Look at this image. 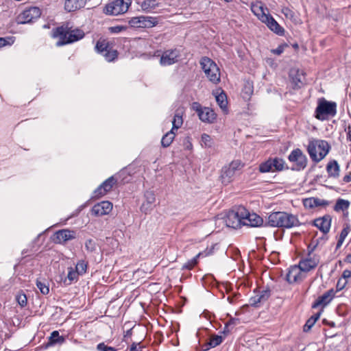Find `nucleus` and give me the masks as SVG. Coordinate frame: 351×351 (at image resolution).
Returning a JSON list of instances; mask_svg holds the SVG:
<instances>
[{
    "mask_svg": "<svg viewBox=\"0 0 351 351\" xmlns=\"http://www.w3.org/2000/svg\"><path fill=\"white\" fill-rule=\"evenodd\" d=\"M51 36L53 38H58L56 46L61 47L82 39L85 34L82 29L73 28L71 23L66 22L62 25L53 28Z\"/></svg>",
    "mask_w": 351,
    "mask_h": 351,
    "instance_id": "f257e3e1",
    "label": "nucleus"
},
{
    "mask_svg": "<svg viewBox=\"0 0 351 351\" xmlns=\"http://www.w3.org/2000/svg\"><path fill=\"white\" fill-rule=\"evenodd\" d=\"M267 223L271 227L285 228H291L300 224L296 215L280 211L271 213L268 216Z\"/></svg>",
    "mask_w": 351,
    "mask_h": 351,
    "instance_id": "f03ea898",
    "label": "nucleus"
},
{
    "mask_svg": "<svg viewBox=\"0 0 351 351\" xmlns=\"http://www.w3.org/2000/svg\"><path fill=\"white\" fill-rule=\"evenodd\" d=\"M330 145L324 140L313 139L309 141L307 152L313 161L319 162L328 154Z\"/></svg>",
    "mask_w": 351,
    "mask_h": 351,
    "instance_id": "7ed1b4c3",
    "label": "nucleus"
},
{
    "mask_svg": "<svg viewBox=\"0 0 351 351\" xmlns=\"http://www.w3.org/2000/svg\"><path fill=\"white\" fill-rule=\"evenodd\" d=\"M337 114V104L322 97L317 100V106L315 110L314 117L319 121L328 120Z\"/></svg>",
    "mask_w": 351,
    "mask_h": 351,
    "instance_id": "20e7f679",
    "label": "nucleus"
},
{
    "mask_svg": "<svg viewBox=\"0 0 351 351\" xmlns=\"http://www.w3.org/2000/svg\"><path fill=\"white\" fill-rule=\"evenodd\" d=\"M243 213H245V208L239 206L229 210L222 219L223 222L228 228L237 229L243 225Z\"/></svg>",
    "mask_w": 351,
    "mask_h": 351,
    "instance_id": "39448f33",
    "label": "nucleus"
},
{
    "mask_svg": "<svg viewBox=\"0 0 351 351\" xmlns=\"http://www.w3.org/2000/svg\"><path fill=\"white\" fill-rule=\"evenodd\" d=\"M200 64L210 82L217 84L220 82V71L216 63L208 57H203Z\"/></svg>",
    "mask_w": 351,
    "mask_h": 351,
    "instance_id": "423d86ee",
    "label": "nucleus"
},
{
    "mask_svg": "<svg viewBox=\"0 0 351 351\" xmlns=\"http://www.w3.org/2000/svg\"><path fill=\"white\" fill-rule=\"evenodd\" d=\"M261 173L279 172L289 169L283 158L279 157H269L265 162H261L258 167Z\"/></svg>",
    "mask_w": 351,
    "mask_h": 351,
    "instance_id": "0eeeda50",
    "label": "nucleus"
},
{
    "mask_svg": "<svg viewBox=\"0 0 351 351\" xmlns=\"http://www.w3.org/2000/svg\"><path fill=\"white\" fill-rule=\"evenodd\" d=\"M131 3L132 0H114L104 6L103 12L110 16L122 14L128 10Z\"/></svg>",
    "mask_w": 351,
    "mask_h": 351,
    "instance_id": "6e6552de",
    "label": "nucleus"
},
{
    "mask_svg": "<svg viewBox=\"0 0 351 351\" xmlns=\"http://www.w3.org/2000/svg\"><path fill=\"white\" fill-rule=\"evenodd\" d=\"M244 166V164L240 160L232 161L228 165L224 166L221 171L220 178L225 185L230 183L233 180L237 171H240Z\"/></svg>",
    "mask_w": 351,
    "mask_h": 351,
    "instance_id": "1a4fd4ad",
    "label": "nucleus"
},
{
    "mask_svg": "<svg viewBox=\"0 0 351 351\" xmlns=\"http://www.w3.org/2000/svg\"><path fill=\"white\" fill-rule=\"evenodd\" d=\"M288 160L293 163L291 168L292 171H302L306 167L308 163L306 156L299 148L294 149L291 152L288 156Z\"/></svg>",
    "mask_w": 351,
    "mask_h": 351,
    "instance_id": "9d476101",
    "label": "nucleus"
},
{
    "mask_svg": "<svg viewBox=\"0 0 351 351\" xmlns=\"http://www.w3.org/2000/svg\"><path fill=\"white\" fill-rule=\"evenodd\" d=\"M95 51L102 55L107 62H113L118 58V51L106 40H99L95 47Z\"/></svg>",
    "mask_w": 351,
    "mask_h": 351,
    "instance_id": "9b49d317",
    "label": "nucleus"
},
{
    "mask_svg": "<svg viewBox=\"0 0 351 351\" xmlns=\"http://www.w3.org/2000/svg\"><path fill=\"white\" fill-rule=\"evenodd\" d=\"M156 17L149 16H139L132 17L129 21V24L132 27L134 28H150L158 24Z\"/></svg>",
    "mask_w": 351,
    "mask_h": 351,
    "instance_id": "f8f14e48",
    "label": "nucleus"
},
{
    "mask_svg": "<svg viewBox=\"0 0 351 351\" xmlns=\"http://www.w3.org/2000/svg\"><path fill=\"white\" fill-rule=\"evenodd\" d=\"M41 15L40 10L37 7H31L24 10L16 17L18 24H25L33 22L34 20L38 19Z\"/></svg>",
    "mask_w": 351,
    "mask_h": 351,
    "instance_id": "ddd939ff",
    "label": "nucleus"
},
{
    "mask_svg": "<svg viewBox=\"0 0 351 351\" xmlns=\"http://www.w3.org/2000/svg\"><path fill=\"white\" fill-rule=\"evenodd\" d=\"M180 56V51L176 48L165 50L160 56V64L164 66L172 65L178 61Z\"/></svg>",
    "mask_w": 351,
    "mask_h": 351,
    "instance_id": "4468645a",
    "label": "nucleus"
},
{
    "mask_svg": "<svg viewBox=\"0 0 351 351\" xmlns=\"http://www.w3.org/2000/svg\"><path fill=\"white\" fill-rule=\"evenodd\" d=\"M319 259L315 254H308L305 258L300 261L298 267L301 271L304 272L310 271L315 269L319 264Z\"/></svg>",
    "mask_w": 351,
    "mask_h": 351,
    "instance_id": "2eb2a0df",
    "label": "nucleus"
},
{
    "mask_svg": "<svg viewBox=\"0 0 351 351\" xmlns=\"http://www.w3.org/2000/svg\"><path fill=\"white\" fill-rule=\"evenodd\" d=\"M117 180L114 176H110L103 182L95 191L94 197L99 198L110 191Z\"/></svg>",
    "mask_w": 351,
    "mask_h": 351,
    "instance_id": "dca6fc26",
    "label": "nucleus"
},
{
    "mask_svg": "<svg viewBox=\"0 0 351 351\" xmlns=\"http://www.w3.org/2000/svg\"><path fill=\"white\" fill-rule=\"evenodd\" d=\"M75 238V231L69 229H62L55 232L53 241L56 243L62 244Z\"/></svg>",
    "mask_w": 351,
    "mask_h": 351,
    "instance_id": "f3484780",
    "label": "nucleus"
},
{
    "mask_svg": "<svg viewBox=\"0 0 351 351\" xmlns=\"http://www.w3.org/2000/svg\"><path fill=\"white\" fill-rule=\"evenodd\" d=\"M263 223V219L255 213H250L245 208V213H243V226L251 227H260Z\"/></svg>",
    "mask_w": 351,
    "mask_h": 351,
    "instance_id": "a211bd4d",
    "label": "nucleus"
},
{
    "mask_svg": "<svg viewBox=\"0 0 351 351\" xmlns=\"http://www.w3.org/2000/svg\"><path fill=\"white\" fill-rule=\"evenodd\" d=\"M112 210V204L109 201H102L94 205L91 209L92 215L99 217L108 215Z\"/></svg>",
    "mask_w": 351,
    "mask_h": 351,
    "instance_id": "6ab92c4d",
    "label": "nucleus"
},
{
    "mask_svg": "<svg viewBox=\"0 0 351 351\" xmlns=\"http://www.w3.org/2000/svg\"><path fill=\"white\" fill-rule=\"evenodd\" d=\"M290 82L294 89L300 88L305 80L304 74L302 71L299 69H291L289 72Z\"/></svg>",
    "mask_w": 351,
    "mask_h": 351,
    "instance_id": "aec40b11",
    "label": "nucleus"
},
{
    "mask_svg": "<svg viewBox=\"0 0 351 351\" xmlns=\"http://www.w3.org/2000/svg\"><path fill=\"white\" fill-rule=\"evenodd\" d=\"M335 292L333 289L326 291L323 295L319 296L312 304L313 308H317L319 306L322 308L328 305L335 297Z\"/></svg>",
    "mask_w": 351,
    "mask_h": 351,
    "instance_id": "412c9836",
    "label": "nucleus"
},
{
    "mask_svg": "<svg viewBox=\"0 0 351 351\" xmlns=\"http://www.w3.org/2000/svg\"><path fill=\"white\" fill-rule=\"evenodd\" d=\"M270 295L271 289L267 287L261 291L255 292V295L250 299V304L252 306H258L261 303L267 301Z\"/></svg>",
    "mask_w": 351,
    "mask_h": 351,
    "instance_id": "4be33fe9",
    "label": "nucleus"
},
{
    "mask_svg": "<svg viewBox=\"0 0 351 351\" xmlns=\"http://www.w3.org/2000/svg\"><path fill=\"white\" fill-rule=\"evenodd\" d=\"M332 217L329 215H325L322 217L315 219L313 224L324 234H327L331 226Z\"/></svg>",
    "mask_w": 351,
    "mask_h": 351,
    "instance_id": "5701e85b",
    "label": "nucleus"
},
{
    "mask_svg": "<svg viewBox=\"0 0 351 351\" xmlns=\"http://www.w3.org/2000/svg\"><path fill=\"white\" fill-rule=\"evenodd\" d=\"M261 21L265 23L271 31L278 35L282 36L284 34V28L282 27L269 14L267 13L265 16H263Z\"/></svg>",
    "mask_w": 351,
    "mask_h": 351,
    "instance_id": "b1692460",
    "label": "nucleus"
},
{
    "mask_svg": "<svg viewBox=\"0 0 351 351\" xmlns=\"http://www.w3.org/2000/svg\"><path fill=\"white\" fill-rule=\"evenodd\" d=\"M298 266H294L289 269L286 275V280L289 283H294L302 281L304 276Z\"/></svg>",
    "mask_w": 351,
    "mask_h": 351,
    "instance_id": "393cba45",
    "label": "nucleus"
},
{
    "mask_svg": "<svg viewBox=\"0 0 351 351\" xmlns=\"http://www.w3.org/2000/svg\"><path fill=\"white\" fill-rule=\"evenodd\" d=\"M64 341L65 338L63 336H60L59 332L58 330H54L51 333V335L48 339V342L43 344L40 346V349L46 350L49 347L54 346L55 344H62L64 343Z\"/></svg>",
    "mask_w": 351,
    "mask_h": 351,
    "instance_id": "a878e982",
    "label": "nucleus"
},
{
    "mask_svg": "<svg viewBox=\"0 0 351 351\" xmlns=\"http://www.w3.org/2000/svg\"><path fill=\"white\" fill-rule=\"evenodd\" d=\"M145 201L141 205V210L147 214L152 210V205L156 201V197L154 192L146 191L145 193Z\"/></svg>",
    "mask_w": 351,
    "mask_h": 351,
    "instance_id": "bb28decb",
    "label": "nucleus"
},
{
    "mask_svg": "<svg viewBox=\"0 0 351 351\" xmlns=\"http://www.w3.org/2000/svg\"><path fill=\"white\" fill-rule=\"evenodd\" d=\"M198 117L202 121L211 123L215 121L217 115L213 109L204 107V109L199 112Z\"/></svg>",
    "mask_w": 351,
    "mask_h": 351,
    "instance_id": "cd10ccee",
    "label": "nucleus"
},
{
    "mask_svg": "<svg viewBox=\"0 0 351 351\" xmlns=\"http://www.w3.org/2000/svg\"><path fill=\"white\" fill-rule=\"evenodd\" d=\"M88 0H66L64 8L66 11L71 12L84 8Z\"/></svg>",
    "mask_w": 351,
    "mask_h": 351,
    "instance_id": "c85d7f7f",
    "label": "nucleus"
},
{
    "mask_svg": "<svg viewBox=\"0 0 351 351\" xmlns=\"http://www.w3.org/2000/svg\"><path fill=\"white\" fill-rule=\"evenodd\" d=\"M328 177L337 178L339 176L340 167L335 160H330L326 165Z\"/></svg>",
    "mask_w": 351,
    "mask_h": 351,
    "instance_id": "c756f323",
    "label": "nucleus"
},
{
    "mask_svg": "<svg viewBox=\"0 0 351 351\" xmlns=\"http://www.w3.org/2000/svg\"><path fill=\"white\" fill-rule=\"evenodd\" d=\"M251 10L261 21L263 19V16L267 14L265 12L263 3L261 1L252 3L251 5Z\"/></svg>",
    "mask_w": 351,
    "mask_h": 351,
    "instance_id": "7c9ffc66",
    "label": "nucleus"
},
{
    "mask_svg": "<svg viewBox=\"0 0 351 351\" xmlns=\"http://www.w3.org/2000/svg\"><path fill=\"white\" fill-rule=\"evenodd\" d=\"M223 338L220 335H213L210 337V341L203 345L204 350H208L211 348H215L220 345L223 341Z\"/></svg>",
    "mask_w": 351,
    "mask_h": 351,
    "instance_id": "2f4dec72",
    "label": "nucleus"
},
{
    "mask_svg": "<svg viewBox=\"0 0 351 351\" xmlns=\"http://www.w3.org/2000/svg\"><path fill=\"white\" fill-rule=\"evenodd\" d=\"M350 230H351V228H350V225L349 223H347L344 224V227L340 233V235L339 237V239H338V241L337 243L336 250H338L339 248L341 247L345 239L346 238L348 233L350 232Z\"/></svg>",
    "mask_w": 351,
    "mask_h": 351,
    "instance_id": "473e14b6",
    "label": "nucleus"
},
{
    "mask_svg": "<svg viewBox=\"0 0 351 351\" xmlns=\"http://www.w3.org/2000/svg\"><path fill=\"white\" fill-rule=\"evenodd\" d=\"M176 134L174 130H171L169 132H167L161 139L162 146L163 147H168L169 146H170Z\"/></svg>",
    "mask_w": 351,
    "mask_h": 351,
    "instance_id": "72a5a7b5",
    "label": "nucleus"
},
{
    "mask_svg": "<svg viewBox=\"0 0 351 351\" xmlns=\"http://www.w3.org/2000/svg\"><path fill=\"white\" fill-rule=\"evenodd\" d=\"M140 5L143 11L150 12L158 5V3L157 0H145L141 3Z\"/></svg>",
    "mask_w": 351,
    "mask_h": 351,
    "instance_id": "f704fd0d",
    "label": "nucleus"
},
{
    "mask_svg": "<svg viewBox=\"0 0 351 351\" xmlns=\"http://www.w3.org/2000/svg\"><path fill=\"white\" fill-rule=\"evenodd\" d=\"M350 202L348 200L343 199H338L334 206V210L336 212L347 210L350 206Z\"/></svg>",
    "mask_w": 351,
    "mask_h": 351,
    "instance_id": "c9c22d12",
    "label": "nucleus"
},
{
    "mask_svg": "<svg viewBox=\"0 0 351 351\" xmlns=\"http://www.w3.org/2000/svg\"><path fill=\"white\" fill-rule=\"evenodd\" d=\"M216 101L222 110H225L227 109L228 100L227 96L224 92L222 91L220 94L216 96Z\"/></svg>",
    "mask_w": 351,
    "mask_h": 351,
    "instance_id": "e433bc0d",
    "label": "nucleus"
},
{
    "mask_svg": "<svg viewBox=\"0 0 351 351\" xmlns=\"http://www.w3.org/2000/svg\"><path fill=\"white\" fill-rule=\"evenodd\" d=\"M183 123L182 117L180 113L176 112L172 120V128L171 130H176L180 128Z\"/></svg>",
    "mask_w": 351,
    "mask_h": 351,
    "instance_id": "4c0bfd02",
    "label": "nucleus"
},
{
    "mask_svg": "<svg viewBox=\"0 0 351 351\" xmlns=\"http://www.w3.org/2000/svg\"><path fill=\"white\" fill-rule=\"evenodd\" d=\"M16 301L21 306L25 307L27 304V298L23 291H19L15 296Z\"/></svg>",
    "mask_w": 351,
    "mask_h": 351,
    "instance_id": "58836bf2",
    "label": "nucleus"
},
{
    "mask_svg": "<svg viewBox=\"0 0 351 351\" xmlns=\"http://www.w3.org/2000/svg\"><path fill=\"white\" fill-rule=\"evenodd\" d=\"M87 267V262L80 260L76 264L75 270L80 276H82L86 272Z\"/></svg>",
    "mask_w": 351,
    "mask_h": 351,
    "instance_id": "ea45409f",
    "label": "nucleus"
},
{
    "mask_svg": "<svg viewBox=\"0 0 351 351\" xmlns=\"http://www.w3.org/2000/svg\"><path fill=\"white\" fill-rule=\"evenodd\" d=\"M36 286L42 294L47 295L49 293V285L45 281L36 280Z\"/></svg>",
    "mask_w": 351,
    "mask_h": 351,
    "instance_id": "a19ab883",
    "label": "nucleus"
},
{
    "mask_svg": "<svg viewBox=\"0 0 351 351\" xmlns=\"http://www.w3.org/2000/svg\"><path fill=\"white\" fill-rule=\"evenodd\" d=\"M85 248L88 252H94L96 250L97 244L94 240L89 239L85 242Z\"/></svg>",
    "mask_w": 351,
    "mask_h": 351,
    "instance_id": "79ce46f5",
    "label": "nucleus"
},
{
    "mask_svg": "<svg viewBox=\"0 0 351 351\" xmlns=\"http://www.w3.org/2000/svg\"><path fill=\"white\" fill-rule=\"evenodd\" d=\"M303 205L306 208H315V197H308L303 199Z\"/></svg>",
    "mask_w": 351,
    "mask_h": 351,
    "instance_id": "37998d69",
    "label": "nucleus"
},
{
    "mask_svg": "<svg viewBox=\"0 0 351 351\" xmlns=\"http://www.w3.org/2000/svg\"><path fill=\"white\" fill-rule=\"evenodd\" d=\"M198 256H197L196 257H194L191 260H189L186 263H184L182 266V269L184 270V269H187V270H191L192 269L194 266L197 264V258Z\"/></svg>",
    "mask_w": 351,
    "mask_h": 351,
    "instance_id": "c03bdc74",
    "label": "nucleus"
},
{
    "mask_svg": "<svg viewBox=\"0 0 351 351\" xmlns=\"http://www.w3.org/2000/svg\"><path fill=\"white\" fill-rule=\"evenodd\" d=\"M201 141L206 147H211L213 141L211 137L207 134H203L201 137Z\"/></svg>",
    "mask_w": 351,
    "mask_h": 351,
    "instance_id": "a18cd8bd",
    "label": "nucleus"
},
{
    "mask_svg": "<svg viewBox=\"0 0 351 351\" xmlns=\"http://www.w3.org/2000/svg\"><path fill=\"white\" fill-rule=\"evenodd\" d=\"M14 38L12 36L6 38H0V47H5L6 45H11L14 43Z\"/></svg>",
    "mask_w": 351,
    "mask_h": 351,
    "instance_id": "49530a36",
    "label": "nucleus"
},
{
    "mask_svg": "<svg viewBox=\"0 0 351 351\" xmlns=\"http://www.w3.org/2000/svg\"><path fill=\"white\" fill-rule=\"evenodd\" d=\"M97 351H117V350L115 348L108 346L106 345L104 342L97 344Z\"/></svg>",
    "mask_w": 351,
    "mask_h": 351,
    "instance_id": "de8ad7c7",
    "label": "nucleus"
},
{
    "mask_svg": "<svg viewBox=\"0 0 351 351\" xmlns=\"http://www.w3.org/2000/svg\"><path fill=\"white\" fill-rule=\"evenodd\" d=\"M78 276H80V274L75 271H74L72 267H70L69 268V271L68 272V275H67V278L69 280L70 282H72L75 280H77L78 278Z\"/></svg>",
    "mask_w": 351,
    "mask_h": 351,
    "instance_id": "09e8293b",
    "label": "nucleus"
},
{
    "mask_svg": "<svg viewBox=\"0 0 351 351\" xmlns=\"http://www.w3.org/2000/svg\"><path fill=\"white\" fill-rule=\"evenodd\" d=\"M319 243L318 239L317 240H313L310 244L308 245V254H313V252L317 247V245Z\"/></svg>",
    "mask_w": 351,
    "mask_h": 351,
    "instance_id": "8fccbe9b",
    "label": "nucleus"
},
{
    "mask_svg": "<svg viewBox=\"0 0 351 351\" xmlns=\"http://www.w3.org/2000/svg\"><path fill=\"white\" fill-rule=\"evenodd\" d=\"M315 323L313 321V319H308L306 324L303 326V331L305 332H308L311 328L314 326Z\"/></svg>",
    "mask_w": 351,
    "mask_h": 351,
    "instance_id": "3c124183",
    "label": "nucleus"
},
{
    "mask_svg": "<svg viewBox=\"0 0 351 351\" xmlns=\"http://www.w3.org/2000/svg\"><path fill=\"white\" fill-rule=\"evenodd\" d=\"M347 283H348L347 280H344L343 282L342 279L339 278L337 281V286H336L337 291H341L342 289H343L345 288V287L346 286Z\"/></svg>",
    "mask_w": 351,
    "mask_h": 351,
    "instance_id": "603ef678",
    "label": "nucleus"
},
{
    "mask_svg": "<svg viewBox=\"0 0 351 351\" xmlns=\"http://www.w3.org/2000/svg\"><path fill=\"white\" fill-rule=\"evenodd\" d=\"M329 204V202L325 199H322L318 197H315V207L318 206H326Z\"/></svg>",
    "mask_w": 351,
    "mask_h": 351,
    "instance_id": "864d4df0",
    "label": "nucleus"
},
{
    "mask_svg": "<svg viewBox=\"0 0 351 351\" xmlns=\"http://www.w3.org/2000/svg\"><path fill=\"white\" fill-rule=\"evenodd\" d=\"M125 29H126V27L121 25H117L110 28V32L114 34H118Z\"/></svg>",
    "mask_w": 351,
    "mask_h": 351,
    "instance_id": "5fc2aeb1",
    "label": "nucleus"
},
{
    "mask_svg": "<svg viewBox=\"0 0 351 351\" xmlns=\"http://www.w3.org/2000/svg\"><path fill=\"white\" fill-rule=\"evenodd\" d=\"M285 49L284 45H279L276 49L271 50V52L276 55H280Z\"/></svg>",
    "mask_w": 351,
    "mask_h": 351,
    "instance_id": "6e6d98bb",
    "label": "nucleus"
},
{
    "mask_svg": "<svg viewBox=\"0 0 351 351\" xmlns=\"http://www.w3.org/2000/svg\"><path fill=\"white\" fill-rule=\"evenodd\" d=\"M193 108L197 112V115L199 114V112L204 109V108L202 107V106L198 102L193 103Z\"/></svg>",
    "mask_w": 351,
    "mask_h": 351,
    "instance_id": "4d7b16f0",
    "label": "nucleus"
},
{
    "mask_svg": "<svg viewBox=\"0 0 351 351\" xmlns=\"http://www.w3.org/2000/svg\"><path fill=\"white\" fill-rule=\"evenodd\" d=\"M239 322H240V321L239 319L231 318L226 324H227V325H228L230 327L231 326H235V325L238 324Z\"/></svg>",
    "mask_w": 351,
    "mask_h": 351,
    "instance_id": "13d9d810",
    "label": "nucleus"
},
{
    "mask_svg": "<svg viewBox=\"0 0 351 351\" xmlns=\"http://www.w3.org/2000/svg\"><path fill=\"white\" fill-rule=\"evenodd\" d=\"M351 277V271L348 269H345L342 274V278L345 280L350 278Z\"/></svg>",
    "mask_w": 351,
    "mask_h": 351,
    "instance_id": "bf43d9fd",
    "label": "nucleus"
},
{
    "mask_svg": "<svg viewBox=\"0 0 351 351\" xmlns=\"http://www.w3.org/2000/svg\"><path fill=\"white\" fill-rule=\"evenodd\" d=\"M244 91L248 96L251 95L253 93L252 86L250 84L245 85Z\"/></svg>",
    "mask_w": 351,
    "mask_h": 351,
    "instance_id": "052dcab7",
    "label": "nucleus"
},
{
    "mask_svg": "<svg viewBox=\"0 0 351 351\" xmlns=\"http://www.w3.org/2000/svg\"><path fill=\"white\" fill-rule=\"evenodd\" d=\"M230 330H231L230 329V326L226 324L221 332L224 335V336H227L228 334H230Z\"/></svg>",
    "mask_w": 351,
    "mask_h": 351,
    "instance_id": "680f3d73",
    "label": "nucleus"
},
{
    "mask_svg": "<svg viewBox=\"0 0 351 351\" xmlns=\"http://www.w3.org/2000/svg\"><path fill=\"white\" fill-rule=\"evenodd\" d=\"M321 313H322V311H319V312L314 314L313 315H312L311 317H309V319H313V322L315 324L317 320L319 318Z\"/></svg>",
    "mask_w": 351,
    "mask_h": 351,
    "instance_id": "e2e57ef3",
    "label": "nucleus"
},
{
    "mask_svg": "<svg viewBox=\"0 0 351 351\" xmlns=\"http://www.w3.org/2000/svg\"><path fill=\"white\" fill-rule=\"evenodd\" d=\"M343 180L344 182H346V183L351 182V172H350L348 175H346L343 177Z\"/></svg>",
    "mask_w": 351,
    "mask_h": 351,
    "instance_id": "0e129e2a",
    "label": "nucleus"
},
{
    "mask_svg": "<svg viewBox=\"0 0 351 351\" xmlns=\"http://www.w3.org/2000/svg\"><path fill=\"white\" fill-rule=\"evenodd\" d=\"M130 351H142L140 349H137L136 344L135 343H133L130 348Z\"/></svg>",
    "mask_w": 351,
    "mask_h": 351,
    "instance_id": "69168bd1",
    "label": "nucleus"
},
{
    "mask_svg": "<svg viewBox=\"0 0 351 351\" xmlns=\"http://www.w3.org/2000/svg\"><path fill=\"white\" fill-rule=\"evenodd\" d=\"M132 335V329L128 330L124 334V339Z\"/></svg>",
    "mask_w": 351,
    "mask_h": 351,
    "instance_id": "338daca9",
    "label": "nucleus"
},
{
    "mask_svg": "<svg viewBox=\"0 0 351 351\" xmlns=\"http://www.w3.org/2000/svg\"><path fill=\"white\" fill-rule=\"evenodd\" d=\"M345 261L349 263H351V254L346 256L345 258Z\"/></svg>",
    "mask_w": 351,
    "mask_h": 351,
    "instance_id": "774afa93",
    "label": "nucleus"
}]
</instances>
